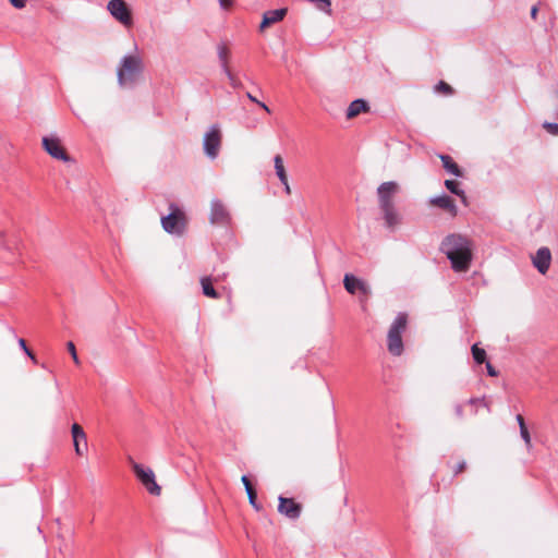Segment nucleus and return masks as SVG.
<instances>
[{"label":"nucleus","mask_w":558,"mask_h":558,"mask_svg":"<svg viewBox=\"0 0 558 558\" xmlns=\"http://www.w3.org/2000/svg\"><path fill=\"white\" fill-rule=\"evenodd\" d=\"M440 251L450 260L454 271L469 270L473 258V243L470 239L458 233L449 234L442 240Z\"/></svg>","instance_id":"1"},{"label":"nucleus","mask_w":558,"mask_h":558,"mask_svg":"<svg viewBox=\"0 0 558 558\" xmlns=\"http://www.w3.org/2000/svg\"><path fill=\"white\" fill-rule=\"evenodd\" d=\"M400 192V185L395 181H387L377 187L378 206L387 229L395 231L402 223L395 198Z\"/></svg>","instance_id":"2"},{"label":"nucleus","mask_w":558,"mask_h":558,"mask_svg":"<svg viewBox=\"0 0 558 558\" xmlns=\"http://www.w3.org/2000/svg\"><path fill=\"white\" fill-rule=\"evenodd\" d=\"M143 71V60L138 53L124 56L117 70L118 83L121 87L132 86Z\"/></svg>","instance_id":"3"},{"label":"nucleus","mask_w":558,"mask_h":558,"mask_svg":"<svg viewBox=\"0 0 558 558\" xmlns=\"http://www.w3.org/2000/svg\"><path fill=\"white\" fill-rule=\"evenodd\" d=\"M407 327V315L399 313L388 331V350L393 355H400L403 350L401 333Z\"/></svg>","instance_id":"4"},{"label":"nucleus","mask_w":558,"mask_h":558,"mask_svg":"<svg viewBox=\"0 0 558 558\" xmlns=\"http://www.w3.org/2000/svg\"><path fill=\"white\" fill-rule=\"evenodd\" d=\"M170 210L169 215L161 218V226L166 232L181 235L185 229V215L174 204L170 205Z\"/></svg>","instance_id":"5"},{"label":"nucleus","mask_w":558,"mask_h":558,"mask_svg":"<svg viewBox=\"0 0 558 558\" xmlns=\"http://www.w3.org/2000/svg\"><path fill=\"white\" fill-rule=\"evenodd\" d=\"M221 130L218 124H213L208 131L204 134L203 147L206 156L210 159H215L221 146Z\"/></svg>","instance_id":"6"},{"label":"nucleus","mask_w":558,"mask_h":558,"mask_svg":"<svg viewBox=\"0 0 558 558\" xmlns=\"http://www.w3.org/2000/svg\"><path fill=\"white\" fill-rule=\"evenodd\" d=\"M132 469L138 481L146 487L149 494L159 496L160 486L156 483L155 473L150 468H145L140 463L132 462Z\"/></svg>","instance_id":"7"},{"label":"nucleus","mask_w":558,"mask_h":558,"mask_svg":"<svg viewBox=\"0 0 558 558\" xmlns=\"http://www.w3.org/2000/svg\"><path fill=\"white\" fill-rule=\"evenodd\" d=\"M107 9L123 26L131 27L133 25L131 10L124 0H110L107 4Z\"/></svg>","instance_id":"8"},{"label":"nucleus","mask_w":558,"mask_h":558,"mask_svg":"<svg viewBox=\"0 0 558 558\" xmlns=\"http://www.w3.org/2000/svg\"><path fill=\"white\" fill-rule=\"evenodd\" d=\"M43 147L52 158L63 162H70L71 158L62 146L61 140L56 135L43 137Z\"/></svg>","instance_id":"9"},{"label":"nucleus","mask_w":558,"mask_h":558,"mask_svg":"<svg viewBox=\"0 0 558 558\" xmlns=\"http://www.w3.org/2000/svg\"><path fill=\"white\" fill-rule=\"evenodd\" d=\"M230 213L228 211L225 204L218 199L214 198L210 202V214L209 221L213 225H227L230 222Z\"/></svg>","instance_id":"10"},{"label":"nucleus","mask_w":558,"mask_h":558,"mask_svg":"<svg viewBox=\"0 0 558 558\" xmlns=\"http://www.w3.org/2000/svg\"><path fill=\"white\" fill-rule=\"evenodd\" d=\"M278 511L289 519L295 520L301 514V505L291 498L279 497Z\"/></svg>","instance_id":"11"},{"label":"nucleus","mask_w":558,"mask_h":558,"mask_svg":"<svg viewBox=\"0 0 558 558\" xmlns=\"http://www.w3.org/2000/svg\"><path fill=\"white\" fill-rule=\"evenodd\" d=\"M343 286L350 294H354L356 291H360L362 294L367 296L371 293L369 286L351 274H347L344 276Z\"/></svg>","instance_id":"12"},{"label":"nucleus","mask_w":558,"mask_h":558,"mask_svg":"<svg viewBox=\"0 0 558 558\" xmlns=\"http://www.w3.org/2000/svg\"><path fill=\"white\" fill-rule=\"evenodd\" d=\"M71 433L75 453L78 456L84 454L87 450V437L85 432L78 424L74 423L71 427Z\"/></svg>","instance_id":"13"},{"label":"nucleus","mask_w":558,"mask_h":558,"mask_svg":"<svg viewBox=\"0 0 558 558\" xmlns=\"http://www.w3.org/2000/svg\"><path fill=\"white\" fill-rule=\"evenodd\" d=\"M551 254L549 248L541 247L533 256V265L541 274H546L550 266Z\"/></svg>","instance_id":"14"},{"label":"nucleus","mask_w":558,"mask_h":558,"mask_svg":"<svg viewBox=\"0 0 558 558\" xmlns=\"http://www.w3.org/2000/svg\"><path fill=\"white\" fill-rule=\"evenodd\" d=\"M429 203L434 206L447 210L452 217L457 216L458 214V209L453 199L446 194L432 197Z\"/></svg>","instance_id":"15"},{"label":"nucleus","mask_w":558,"mask_h":558,"mask_svg":"<svg viewBox=\"0 0 558 558\" xmlns=\"http://www.w3.org/2000/svg\"><path fill=\"white\" fill-rule=\"evenodd\" d=\"M287 14V9L281 8L277 10H270L264 13L262 23L259 25L260 31H264L271 24L278 23L283 20Z\"/></svg>","instance_id":"16"},{"label":"nucleus","mask_w":558,"mask_h":558,"mask_svg":"<svg viewBox=\"0 0 558 558\" xmlns=\"http://www.w3.org/2000/svg\"><path fill=\"white\" fill-rule=\"evenodd\" d=\"M368 104L364 99H355L350 104L347 110V118L352 119L362 112L368 111Z\"/></svg>","instance_id":"17"},{"label":"nucleus","mask_w":558,"mask_h":558,"mask_svg":"<svg viewBox=\"0 0 558 558\" xmlns=\"http://www.w3.org/2000/svg\"><path fill=\"white\" fill-rule=\"evenodd\" d=\"M440 160L442 162V167L451 174L456 177H461L462 172L459 166L452 160V158L448 155H440Z\"/></svg>","instance_id":"18"},{"label":"nucleus","mask_w":558,"mask_h":558,"mask_svg":"<svg viewBox=\"0 0 558 558\" xmlns=\"http://www.w3.org/2000/svg\"><path fill=\"white\" fill-rule=\"evenodd\" d=\"M201 284H202V290H203V293L208 296V298H213V299H217L218 298V293L216 292V290L214 289V286H213V280L210 277H203L201 279Z\"/></svg>","instance_id":"19"},{"label":"nucleus","mask_w":558,"mask_h":558,"mask_svg":"<svg viewBox=\"0 0 558 558\" xmlns=\"http://www.w3.org/2000/svg\"><path fill=\"white\" fill-rule=\"evenodd\" d=\"M274 163H275V170H276V174H277L278 179L280 180L281 183H286V180L288 179V177H287V172H286V169L283 166L282 157L280 155H276L274 157Z\"/></svg>","instance_id":"20"},{"label":"nucleus","mask_w":558,"mask_h":558,"mask_svg":"<svg viewBox=\"0 0 558 558\" xmlns=\"http://www.w3.org/2000/svg\"><path fill=\"white\" fill-rule=\"evenodd\" d=\"M217 53H218V58H219L222 71H227V68H229L228 62H229V56H230V51H229L228 47L223 44L218 45Z\"/></svg>","instance_id":"21"},{"label":"nucleus","mask_w":558,"mask_h":558,"mask_svg":"<svg viewBox=\"0 0 558 558\" xmlns=\"http://www.w3.org/2000/svg\"><path fill=\"white\" fill-rule=\"evenodd\" d=\"M445 186L453 194L461 197L462 202L466 203V196L463 190L459 189V183L453 180H446Z\"/></svg>","instance_id":"22"},{"label":"nucleus","mask_w":558,"mask_h":558,"mask_svg":"<svg viewBox=\"0 0 558 558\" xmlns=\"http://www.w3.org/2000/svg\"><path fill=\"white\" fill-rule=\"evenodd\" d=\"M468 404L472 408V413L474 415H476L478 413V408L480 407H484V408H486L487 412H490L489 405L485 401L484 397H482V398H471L468 401Z\"/></svg>","instance_id":"23"},{"label":"nucleus","mask_w":558,"mask_h":558,"mask_svg":"<svg viewBox=\"0 0 558 558\" xmlns=\"http://www.w3.org/2000/svg\"><path fill=\"white\" fill-rule=\"evenodd\" d=\"M310 2L314 3L316 9L331 15L332 9H331V0H308Z\"/></svg>","instance_id":"24"},{"label":"nucleus","mask_w":558,"mask_h":558,"mask_svg":"<svg viewBox=\"0 0 558 558\" xmlns=\"http://www.w3.org/2000/svg\"><path fill=\"white\" fill-rule=\"evenodd\" d=\"M472 355L474 361L477 364H482L486 362V352L484 349L480 348L477 344L472 345Z\"/></svg>","instance_id":"25"},{"label":"nucleus","mask_w":558,"mask_h":558,"mask_svg":"<svg viewBox=\"0 0 558 558\" xmlns=\"http://www.w3.org/2000/svg\"><path fill=\"white\" fill-rule=\"evenodd\" d=\"M246 494H247V497H248V501L250 504L256 509V510H260V505L257 504L256 501V493L253 488H250L248 490H246Z\"/></svg>","instance_id":"26"},{"label":"nucleus","mask_w":558,"mask_h":558,"mask_svg":"<svg viewBox=\"0 0 558 558\" xmlns=\"http://www.w3.org/2000/svg\"><path fill=\"white\" fill-rule=\"evenodd\" d=\"M520 435H521L522 439L524 440L526 447L531 448L532 441H531V436H530V433H529L526 426H522V428H520Z\"/></svg>","instance_id":"27"},{"label":"nucleus","mask_w":558,"mask_h":558,"mask_svg":"<svg viewBox=\"0 0 558 558\" xmlns=\"http://www.w3.org/2000/svg\"><path fill=\"white\" fill-rule=\"evenodd\" d=\"M66 348H68V350H69V352H70V354H71V356H72V359H73L74 363H75V364H80V359H78V356H77V353H76V350H75V345H74V343H73V342H71V341H70V342H68Z\"/></svg>","instance_id":"28"},{"label":"nucleus","mask_w":558,"mask_h":558,"mask_svg":"<svg viewBox=\"0 0 558 558\" xmlns=\"http://www.w3.org/2000/svg\"><path fill=\"white\" fill-rule=\"evenodd\" d=\"M436 90L437 92H442L445 94H451L452 93V88L450 85H448L447 83L440 81L437 85H436Z\"/></svg>","instance_id":"29"},{"label":"nucleus","mask_w":558,"mask_h":558,"mask_svg":"<svg viewBox=\"0 0 558 558\" xmlns=\"http://www.w3.org/2000/svg\"><path fill=\"white\" fill-rule=\"evenodd\" d=\"M246 96H247V98H248L251 101L256 102V104H257L260 108H263L266 112H268V113L270 112L269 107H268L265 102L257 100V99H256V98H255L251 93H246Z\"/></svg>","instance_id":"30"},{"label":"nucleus","mask_w":558,"mask_h":558,"mask_svg":"<svg viewBox=\"0 0 558 558\" xmlns=\"http://www.w3.org/2000/svg\"><path fill=\"white\" fill-rule=\"evenodd\" d=\"M544 128L553 135H558V123H545Z\"/></svg>","instance_id":"31"},{"label":"nucleus","mask_w":558,"mask_h":558,"mask_svg":"<svg viewBox=\"0 0 558 558\" xmlns=\"http://www.w3.org/2000/svg\"><path fill=\"white\" fill-rule=\"evenodd\" d=\"M222 10H229L233 7L234 0H218Z\"/></svg>","instance_id":"32"},{"label":"nucleus","mask_w":558,"mask_h":558,"mask_svg":"<svg viewBox=\"0 0 558 558\" xmlns=\"http://www.w3.org/2000/svg\"><path fill=\"white\" fill-rule=\"evenodd\" d=\"M223 73L227 75L230 84L233 86V87H236L238 86V81L236 78L234 77V75L231 73L230 69L227 68V71H223Z\"/></svg>","instance_id":"33"},{"label":"nucleus","mask_w":558,"mask_h":558,"mask_svg":"<svg viewBox=\"0 0 558 558\" xmlns=\"http://www.w3.org/2000/svg\"><path fill=\"white\" fill-rule=\"evenodd\" d=\"M454 413H456L457 418H459V420H462L464 417L463 408L461 404L458 403L454 405Z\"/></svg>","instance_id":"34"},{"label":"nucleus","mask_w":558,"mask_h":558,"mask_svg":"<svg viewBox=\"0 0 558 558\" xmlns=\"http://www.w3.org/2000/svg\"><path fill=\"white\" fill-rule=\"evenodd\" d=\"M486 369H487V374L492 377H496L498 375V372L494 368V366L489 362H486Z\"/></svg>","instance_id":"35"},{"label":"nucleus","mask_w":558,"mask_h":558,"mask_svg":"<svg viewBox=\"0 0 558 558\" xmlns=\"http://www.w3.org/2000/svg\"><path fill=\"white\" fill-rule=\"evenodd\" d=\"M9 1L16 9H23L26 4L25 0H9Z\"/></svg>","instance_id":"36"},{"label":"nucleus","mask_w":558,"mask_h":558,"mask_svg":"<svg viewBox=\"0 0 558 558\" xmlns=\"http://www.w3.org/2000/svg\"><path fill=\"white\" fill-rule=\"evenodd\" d=\"M466 466V463L465 461H461L459 462L457 465H456V469H454V474H459L461 473Z\"/></svg>","instance_id":"37"},{"label":"nucleus","mask_w":558,"mask_h":558,"mask_svg":"<svg viewBox=\"0 0 558 558\" xmlns=\"http://www.w3.org/2000/svg\"><path fill=\"white\" fill-rule=\"evenodd\" d=\"M241 481H242V483H243V485L245 487V492L248 490L250 488H253L252 484H251V482H250V480H248V477L246 475H243Z\"/></svg>","instance_id":"38"},{"label":"nucleus","mask_w":558,"mask_h":558,"mask_svg":"<svg viewBox=\"0 0 558 558\" xmlns=\"http://www.w3.org/2000/svg\"><path fill=\"white\" fill-rule=\"evenodd\" d=\"M515 418H517L519 428H522V426H526L522 415L518 414Z\"/></svg>","instance_id":"39"},{"label":"nucleus","mask_w":558,"mask_h":558,"mask_svg":"<svg viewBox=\"0 0 558 558\" xmlns=\"http://www.w3.org/2000/svg\"><path fill=\"white\" fill-rule=\"evenodd\" d=\"M537 12H538V8L536 5H534L532 9H531V16L532 19H536L537 16Z\"/></svg>","instance_id":"40"},{"label":"nucleus","mask_w":558,"mask_h":558,"mask_svg":"<svg viewBox=\"0 0 558 558\" xmlns=\"http://www.w3.org/2000/svg\"><path fill=\"white\" fill-rule=\"evenodd\" d=\"M283 186H284V191L287 194H290L291 193V187L289 185V182H288V179L286 180V183H282Z\"/></svg>","instance_id":"41"},{"label":"nucleus","mask_w":558,"mask_h":558,"mask_svg":"<svg viewBox=\"0 0 558 558\" xmlns=\"http://www.w3.org/2000/svg\"><path fill=\"white\" fill-rule=\"evenodd\" d=\"M24 352L34 361L36 362V357L35 355L33 354V352L27 348L26 350H24Z\"/></svg>","instance_id":"42"},{"label":"nucleus","mask_w":558,"mask_h":558,"mask_svg":"<svg viewBox=\"0 0 558 558\" xmlns=\"http://www.w3.org/2000/svg\"><path fill=\"white\" fill-rule=\"evenodd\" d=\"M19 345H20L23 350H26V349H27V347H26V342H25V340H24V339H20V340H19Z\"/></svg>","instance_id":"43"}]
</instances>
